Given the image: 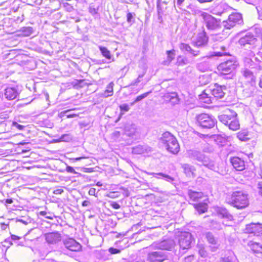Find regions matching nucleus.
Wrapping results in <instances>:
<instances>
[{
	"label": "nucleus",
	"instance_id": "obj_1",
	"mask_svg": "<svg viewBox=\"0 0 262 262\" xmlns=\"http://www.w3.org/2000/svg\"><path fill=\"white\" fill-rule=\"evenodd\" d=\"M225 90H226L225 86H221L215 83L204 90L203 93L199 95V99L204 103H211L214 98L216 99L223 98L225 94Z\"/></svg>",
	"mask_w": 262,
	"mask_h": 262
},
{
	"label": "nucleus",
	"instance_id": "obj_2",
	"mask_svg": "<svg viewBox=\"0 0 262 262\" xmlns=\"http://www.w3.org/2000/svg\"><path fill=\"white\" fill-rule=\"evenodd\" d=\"M227 202L237 209L244 208L249 204L248 195L242 191H234Z\"/></svg>",
	"mask_w": 262,
	"mask_h": 262
},
{
	"label": "nucleus",
	"instance_id": "obj_3",
	"mask_svg": "<svg viewBox=\"0 0 262 262\" xmlns=\"http://www.w3.org/2000/svg\"><path fill=\"white\" fill-rule=\"evenodd\" d=\"M160 141L169 152L177 154L179 151V144L176 138L170 133H164L160 138Z\"/></svg>",
	"mask_w": 262,
	"mask_h": 262
},
{
	"label": "nucleus",
	"instance_id": "obj_4",
	"mask_svg": "<svg viewBox=\"0 0 262 262\" xmlns=\"http://www.w3.org/2000/svg\"><path fill=\"white\" fill-rule=\"evenodd\" d=\"M187 154L189 158L196 160L200 165L212 170L215 169L214 161L200 151L196 150H189L187 151Z\"/></svg>",
	"mask_w": 262,
	"mask_h": 262
},
{
	"label": "nucleus",
	"instance_id": "obj_5",
	"mask_svg": "<svg viewBox=\"0 0 262 262\" xmlns=\"http://www.w3.org/2000/svg\"><path fill=\"white\" fill-rule=\"evenodd\" d=\"M202 17L206 28L211 31H218L222 28L221 20L217 19L211 15L201 11H199Z\"/></svg>",
	"mask_w": 262,
	"mask_h": 262
},
{
	"label": "nucleus",
	"instance_id": "obj_6",
	"mask_svg": "<svg viewBox=\"0 0 262 262\" xmlns=\"http://www.w3.org/2000/svg\"><path fill=\"white\" fill-rule=\"evenodd\" d=\"M237 114L235 112H232L231 114H222L219 116V120L228 126L229 128L232 130H236L239 128V123L236 118Z\"/></svg>",
	"mask_w": 262,
	"mask_h": 262
},
{
	"label": "nucleus",
	"instance_id": "obj_7",
	"mask_svg": "<svg viewBox=\"0 0 262 262\" xmlns=\"http://www.w3.org/2000/svg\"><path fill=\"white\" fill-rule=\"evenodd\" d=\"M237 65L236 61L228 60L220 63L217 67V70L221 75H229L232 76Z\"/></svg>",
	"mask_w": 262,
	"mask_h": 262
},
{
	"label": "nucleus",
	"instance_id": "obj_8",
	"mask_svg": "<svg viewBox=\"0 0 262 262\" xmlns=\"http://www.w3.org/2000/svg\"><path fill=\"white\" fill-rule=\"evenodd\" d=\"M197 121L203 128H211L216 123V119L212 116L207 114H201L197 116Z\"/></svg>",
	"mask_w": 262,
	"mask_h": 262
},
{
	"label": "nucleus",
	"instance_id": "obj_9",
	"mask_svg": "<svg viewBox=\"0 0 262 262\" xmlns=\"http://www.w3.org/2000/svg\"><path fill=\"white\" fill-rule=\"evenodd\" d=\"M168 253L161 250L152 251L148 253V260L151 262H162L167 259Z\"/></svg>",
	"mask_w": 262,
	"mask_h": 262
},
{
	"label": "nucleus",
	"instance_id": "obj_10",
	"mask_svg": "<svg viewBox=\"0 0 262 262\" xmlns=\"http://www.w3.org/2000/svg\"><path fill=\"white\" fill-rule=\"evenodd\" d=\"M178 241L181 248L183 249L190 248L192 242L191 233L187 232H182L179 236Z\"/></svg>",
	"mask_w": 262,
	"mask_h": 262
},
{
	"label": "nucleus",
	"instance_id": "obj_11",
	"mask_svg": "<svg viewBox=\"0 0 262 262\" xmlns=\"http://www.w3.org/2000/svg\"><path fill=\"white\" fill-rule=\"evenodd\" d=\"M256 41L257 39L252 33H248L239 39L238 43L243 48L248 49L254 46Z\"/></svg>",
	"mask_w": 262,
	"mask_h": 262
},
{
	"label": "nucleus",
	"instance_id": "obj_12",
	"mask_svg": "<svg viewBox=\"0 0 262 262\" xmlns=\"http://www.w3.org/2000/svg\"><path fill=\"white\" fill-rule=\"evenodd\" d=\"M242 76L240 78L243 85L255 83V77L250 70L245 69L241 71Z\"/></svg>",
	"mask_w": 262,
	"mask_h": 262
},
{
	"label": "nucleus",
	"instance_id": "obj_13",
	"mask_svg": "<svg viewBox=\"0 0 262 262\" xmlns=\"http://www.w3.org/2000/svg\"><path fill=\"white\" fill-rule=\"evenodd\" d=\"M245 232L252 234L255 236H259L262 234V224L250 223L246 225Z\"/></svg>",
	"mask_w": 262,
	"mask_h": 262
},
{
	"label": "nucleus",
	"instance_id": "obj_14",
	"mask_svg": "<svg viewBox=\"0 0 262 262\" xmlns=\"http://www.w3.org/2000/svg\"><path fill=\"white\" fill-rule=\"evenodd\" d=\"M65 248L72 251H79L81 249V245L73 238H68L63 240Z\"/></svg>",
	"mask_w": 262,
	"mask_h": 262
},
{
	"label": "nucleus",
	"instance_id": "obj_15",
	"mask_svg": "<svg viewBox=\"0 0 262 262\" xmlns=\"http://www.w3.org/2000/svg\"><path fill=\"white\" fill-rule=\"evenodd\" d=\"M44 236L46 241L50 245L58 244L61 241V235L58 232L47 233Z\"/></svg>",
	"mask_w": 262,
	"mask_h": 262
},
{
	"label": "nucleus",
	"instance_id": "obj_16",
	"mask_svg": "<svg viewBox=\"0 0 262 262\" xmlns=\"http://www.w3.org/2000/svg\"><path fill=\"white\" fill-rule=\"evenodd\" d=\"M175 243L173 239L163 240L160 242L155 243L153 246L159 250H171L174 246Z\"/></svg>",
	"mask_w": 262,
	"mask_h": 262
},
{
	"label": "nucleus",
	"instance_id": "obj_17",
	"mask_svg": "<svg viewBox=\"0 0 262 262\" xmlns=\"http://www.w3.org/2000/svg\"><path fill=\"white\" fill-rule=\"evenodd\" d=\"M243 94L245 97L248 98L254 96L257 92L256 83H249L243 85Z\"/></svg>",
	"mask_w": 262,
	"mask_h": 262
},
{
	"label": "nucleus",
	"instance_id": "obj_18",
	"mask_svg": "<svg viewBox=\"0 0 262 262\" xmlns=\"http://www.w3.org/2000/svg\"><path fill=\"white\" fill-rule=\"evenodd\" d=\"M260 61L254 55L252 56V57H246L244 58L245 66L252 69H260Z\"/></svg>",
	"mask_w": 262,
	"mask_h": 262
},
{
	"label": "nucleus",
	"instance_id": "obj_19",
	"mask_svg": "<svg viewBox=\"0 0 262 262\" xmlns=\"http://www.w3.org/2000/svg\"><path fill=\"white\" fill-rule=\"evenodd\" d=\"M231 8L225 3H220L211 10V13L214 15H221L230 10Z\"/></svg>",
	"mask_w": 262,
	"mask_h": 262
},
{
	"label": "nucleus",
	"instance_id": "obj_20",
	"mask_svg": "<svg viewBox=\"0 0 262 262\" xmlns=\"http://www.w3.org/2000/svg\"><path fill=\"white\" fill-rule=\"evenodd\" d=\"M164 99L166 102H169L171 105H174L179 103L180 99L177 93H168L163 96Z\"/></svg>",
	"mask_w": 262,
	"mask_h": 262
},
{
	"label": "nucleus",
	"instance_id": "obj_21",
	"mask_svg": "<svg viewBox=\"0 0 262 262\" xmlns=\"http://www.w3.org/2000/svg\"><path fill=\"white\" fill-rule=\"evenodd\" d=\"M152 149L147 145H138L132 148V152L134 154H148Z\"/></svg>",
	"mask_w": 262,
	"mask_h": 262
},
{
	"label": "nucleus",
	"instance_id": "obj_22",
	"mask_svg": "<svg viewBox=\"0 0 262 262\" xmlns=\"http://www.w3.org/2000/svg\"><path fill=\"white\" fill-rule=\"evenodd\" d=\"M230 162L233 167L237 171H242L245 168L244 161L238 157L231 158Z\"/></svg>",
	"mask_w": 262,
	"mask_h": 262
},
{
	"label": "nucleus",
	"instance_id": "obj_23",
	"mask_svg": "<svg viewBox=\"0 0 262 262\" xmlns=\"http://www.w3.org/2000/svg\"><path fill=\"white\" fill-rule=\"evenodd\" d=\"M4 94L6 99L12 100L17 97L18 95V92L16 88L9 87L5 90Z\"/></svg>",
	"mask_w": 262,
	"mask_h": 262
},
{
	"label": "nucleus",
	"instance_id": "obj_24",
	"mask_svg": "<svg viewBox=\"0 0 262 262\" xmlns=\"http://www.w3.org/2000/svg\"><path fill=\"white\" fill-rule=\"evenodd\" d=\"M208 41V37L205 32L198 34L196 40L194 42V45L198 47L205 46Z\"/></svg>",
	"mask_w": 262,
	"mask_h": 262
},
{
	"label": "nucleus",
	"instance_id": "obj_25",
	"mask_svg": "<svg viewBox=\"0 0 262 262\" xmlns=\"http://www.w3.org/2000/svg\"><path fill=\"white\" fill-rule=\"evenodd\" d=\"M228 19L234 27L237 25H241L243 23L242 15L238 13H234L229 15Z\"/></svg>",
	"mask_w": 262,
	"mask_h": 262
},
{
	"label": "nucleus",
	"instance_id": "obj_26",
	"mask_svg": "<svg viewBox=\"0 0 262 262\" xmlns=\"http://www.w3.org/2000/svg\"><path fill=\"white\" fill-rule=\"evenodd\" d=\"M215 211L219 215H221L223 218L227 219L229 220H231L233 218L232 215L224 207H217Z\"/></svg>",
	"mask_w": 262,
	"mask_h": 262
},
{
	"label": "nucleus",
	"instance_id": "obj_27",
	"mask_svg": "<svg viewBox=\"0 0 262 262\" xmlns=\"http://www.w3.org/2000/svg\"><path fill=\"white\" fill-rule=\"evenodd\" d=\"M182 167L187 177H195L194 171L196 169L194 166L189 164H184L182 165Z\"/></svg>",
	"mask_w": 262,
	"mask_h": 262
},
{
	"label": "nucleus",
	"instance_id": "obj_28",
	"mask_svg": "<svg viewBox=\"0 0 262 262\" xmlns=\"http://www.w3.org/2000/svg\"><path fill=\"white\" fill-rule=\"evenodd\" d=\"M179 48L182 51H185L189 53L193 56H197L200 54L199 51L193 50L189 45L185 43H181L179 46Z\"/></svg>",
	"mask_w": 262,
	"mask_h": 262
},
{
	"label": "nucleus",
	"instance_id": "obj_29",
	"mask_svg": "<svg viewBox=\"0 0 262 262\" xmlns=\"http://www.w3.org/2000/svg\"><path fill=\"white\" fill-rule=\"evenodd\" d=\"M136 127L135 124H127L125 126L124 132L126 136L133 137L136 133Z\"/></svg>",
	"mask_w": 262,
	"mask_h": 262
},
{
	"label": "nucleus",
	"instance_id": "obj_30",
	"mask_svg": "<svg viewBox=\"0 0 262 262\" xmlns=\"http://www.w3.org/2000/svg\"><path fill=\"white\" fill-rule=\"evenodd\" d=\"M148 174L152 175L154 177H155L157 179H164L165 181L168 182H171L174 180V179L171 176L162 172H151L148 173Z\"/></svg>",
	"mask_w": 262,
	"mask_h": 262
},
{
	"label": "nucleus",
	"instance_id": "obj_31",
	"mask_svg": "<svg viewBox=\"0 0 262 262\" xmlns=\"http://www.w3.org/2000/svg\"><path fill=\"white\" fill-rule=\"evenodd\" d=\"M248 246L254 253H262V246L259 243L250 241L248 243Z\"/></svg>",
	"mask_w": 262,
	"mask_h": 262
},
{
	"label": "nucleus",
	"instance_id": "obj_32",
	"mask_svg": "<svg viewBox=\"0 0 262 262\" xmlns=\"http://www.w3.org/2000/svg\"><path fill=\"white\" fill-rule=\"evenodd\" d=\"M194 207L198 211L199 214L205 213L207 211L208 205L205 203H200L198 204H194Z\"/></svg>",
	"mask_w": 262,
	"mask_h": 262
},
{
	"label": "nucleus",
	"instance_id": "obj_33",
	"mask_svg": "<svg viewBox=\"0 0 262 262\" xmlns=\"http://www.w3.org/2000/svg\"><path fill=\"white\" fill-rule=\"evenodd\" d=\"M188 195L190 200L193 201H196L203 196V193L202 192H196L191 190L188 191Z\"/></svg>",
	"mask_w": 262,
	"mask_h": 262
},
{
	"label": "nucleus",
	"instance_id": "obj_34",
	"mask_svg": "<svg viewBox=\"0 0 262 262\" xmlns=\"http://www.w3.org/2000/svg\"><path fill=\"white\" fill-rule=\"evenodd\" d=\"M99 49L103 56L105 57L107 59L114 61V57L112 56L110 51L106 47L99 46Z\"/></svg>",
	"mask_w": 262,
	"mask_h": 262
},
{
	"label": "nucleus",
	"instance_id": "obj_35",
	"mask_svg": "<svg viewBox=\"0 0 262 262\" xmlns=\"http://www.w3.org/2000/svg\"><path fill=\"white\" fill-rule=\"evenodd\" d=\"M167 55V60L163 61L164 65H168L171 61L174 59L175 56V51L174 50L166 51Z\"/></svg>",
	"mask_w": 262,
	"mask_h": 262
},
{
	"label": "nucleus",
	"instance_id": "obj_36",
	"mask_svg": "<svg viewBox=\"0 0 262 262\" xmlns=\"http://www.w3.org/2000/svg\"><path fill=\"white\" fill-rule=\"evenodd\" d=\"M113 85L114 83L113 82L110 83L107 85L106 90L104 92L103 94H102L104 97L107 98L113 95Z\"/></svg>",
	"mask_w": 262,
	"mask_h": 262
},
{
	"label": "nucleus",
	"instance_id": "obj_37",
	"mask_svg": "<svg viewBox=\"0 0 262 262\" xmlns=\"http://www.w3.org/2000/svg\"><path fill=\"white\" fill-rule=\"evenodd\" d=\"M237 137L242 141H247L250 140L248 133L246 130H242L237 133Z\"/></svg>",
	"mask_w": 262,
	"mask_h": 262
},
{
	"label": "nucleus",
	"instance_id": "obj_38",
	"mask_svg": "<svg viewBox=\"0 0 262 262\" xmlns=\"http://www.w3.org/2000/svg\"><path fill=\"white\" fill-rule=\"evenodd\" d=\"M206 238L209 243L212 245H216L217 244V239L215 238L211 232H208L205 234Z\"/></svg>",
	"mask_w": 262,
	"mask_h": 262
},
{
	"label": "nucleus",
	"instance_id": "obj_39",
	"mask_svg": "<svg viewBox=\"0 0 262 262\" xmlns=\"http://www.w3.org/2000/svg\"><path fill=\"white\" fill-rule=\"evenodd\" d=\"M20 31L24 36H29L33 33L34 30L31 27H24L21 28Z\"/></svg>",
	"mask_w": 262,
	"mask_h": 262
},
{
	"label": "nucleus",
	"instance_id": "obj_40",
	"mask_svg": "<svg viewBox=\"0 0 262 262\" xmlns=\"http://www.w3.org/2000/svg\"><path fill=\"white\" fill-rule=\"evenodd\" d=\"M221 25L224 27V29L226 30H230L234 27V26L233 25V24L230 22V20H228V19L226 20H224L222 23Z\"/></svg>",
	"mask_w": 262,
	"mask_h": 262
},
{
	"label": "nucleus",
	"instance_id": "obj_41",
	"mask_svg": "<svg viewBox=\"0 0 262 262\" xmlns=\"http://www.w3.org/2000/svg\"><path fill=\"white\" fill-rule=\"evenodd\" d=\"M151 91H149V92H146V93H145L141 95H139L138 96V97H137V98L135 99V100H134V102H132L130 103V105H134L136 103L142 100V99H143L144 98H146V97H147V96L150 94L151 93Z\"/></svg>",
	"mask_w": 262,
	"mask_h": 262
},
{
	"label": "nucleus",
	"instance_id": "obj_42",
	"mask_svg": "<svg viewBox=\"0 0 262 262\" xmlns=\"http://www.w3.org/2000/svg\"><path fill=\"white\" fill-rule=\"evenodd\" d=\"M135 16V13H132L130 12H128L126 15L127 23L129 24H130L131 25L134 24L135 23V18H134Z\"/></svg>",
	"mask_w": 262,
	"mask_h": 262
},
{
	"label": "nucleus",
	"instance_id": "obj_43",
	"mask_svg": "<svg viewBox=\"0 0 262 262\" xmlns=\"http://www.w3.org/2000/svg\"><path fill=\"white\" fill-rule=\"evenodd\" d=\"M145 74V72H144L142 74L139 75L138 78L132 82L130 85H137L138 83L141 81V78L144 76Z\"/></svg>",
	"mask_w": 262,
	"mask_h": 262
},
{
	"label": "nucleus",
	"instance_id": "obj_44",
	"mask_svg": "<svg viewBox=\"0 0 262 262\" xmlns=\"http://www.w3.org/2000/svg\"><path fill=\"white\" fill-rule=\"evenodd\" d=\"M197 68L199 70L202 72H205L207 70L208 67L205 62H201L198 64Z\"/></svg>",
	"mask_w": 262,
	"mask_h": 262
},
{
	"label": "nucleus",
	"instance_id": "obj_45",
	"mask_svg": "<svg viewBox=\"0 0 262 262\" xmlns=\"http://www.w3.org/2000/svg\"><path fill=\"white\" fill-rule=\"evenodd\" d=\"M119 107L121 112H126L129 110V107L127 104H123L120 105Z\"/></svg>",
	"mask_w": 262,
	"mask_h": 262
},
{
	"label": "nucleus",
	"instance_id": "obj_46",
	"mask_svg": "<svg viewBox=\"0 0 262 262\" xmlns=\"http://www.w3.org/2000/svg\"><path fill=\"white\" fill-rule=\"evenodd\" d=\"M186 60V59L182 58L181 56H179L177 58V62L179 66L187 64Z\"/></svg>",
	"mask_w": 262,
	"mask_h": 262
},
{
	"label": "nucleus",
	"instance_id": "obj_47",
	"mask_svg": "<svg viewBox=\"0 0 262 262\" xmlns=\"http://www.w3.org/2000/svg\"><path fill=\"white\" fill-rule=\"evenodd\" d=\"M194 260V257L193 255H190L183 258L181 262H192Z\"/></svg>",
	"mask_w": 262,
	"mask_h": 262
},
{
	"label": "nucleus",
	"instance_id": "obj_48",
	"mask_svg": "<svg viewBox=\"0 0 262 262\" xmlns=\"http://www.w3.org/2000/svg\"><path fill=\"white\" fill-rule=\"evenodd\" d=\"M227 55V53L226 52H214L213 54H210L209 55V57H212L213 56H222L223 55Z\"/></svg>",
	"mask_w": 262,
	"mask_h": 262
},
{
	"label": "nucleus",
	"instance_id": "obj_49",
	"mask_svg": "<svg viewBox=\"0 0 262 262\" xmlns=\"http://www.w3.org/2000/svg\"><path fill=\"white\" fill-rule=\"evenodd\" d=\"M12 126L13 127H16V128L20 130H23L25 128V126L20 125L16 122H13Z\"/></svg>",
	"mask_w": 262,
	"mask_h": 262
},
{
	"label": "nucleus",
	"instance_id": "obj_50",
	"mask_svg": "<svg viewBox=\"0 0 262 262\" xmlns=\"http://www.w3.org/2000/svg\"><path fill=\"white\" fill-rule=\"evenodd\" d=\"M108 251L111 253V254H118V253H119L120 252V250L119 249H116V248H113V247H111V248H110L108 249Z\"/></svg>",
	"mask_w": 262,
	"mask_h": 262
},
{
	"label": "nucleus",
	"instance_id": "obj_51",
	"mask_svg": "<svg viewBox=\"0 0 262 262\" xmlns=\"http://www.w3.org/2000/svg\"><path fill=\"white\" fill-rule=\"evenodd\" d=\"M98 9H96L91 6L89 7V12L92 15H95L97 14Z\"/></svg>",
	"mask_w": 262,
	"mask_h": 262
},
{
	"label": "nucleus",
	"instance_id": "obj_52",
	"mask_svg": "<svg viewBox=\"0 0 262 262\" xmlns=\"http://www.w3.org/2000/svg\"><path fill=\"white\" fill-rule=\"evenodd\" d=\"M111 206L115 209H118L120 208V205L116 202H112Z\"/></svg>",
	"mask_w": 262,
	"mask_h": 262
},
{
	"label": "nucleus",
	"instance_id": "obj_53",
	"mask_svg": "<svg viewBox=\"0 0 262 262\" xmlns=\"http://www.w3.org/2000/svg\"><path fill=\"white\" fill-rule=\"evenodd\" d=\"M185 0H177V5L181 9H182V5Z\"/></svg>",
	"mask_w": 262,
	"mask_h": 262
},
{
	"label": "nucleus",
	"instance_id": "obj_54",
	"mask_svg": "<svg viewBox=\"0 0 262 262\" xmlns=\"http://www.w3.org/2000/svg\"><path fill=\"white\" fill-rule=\"evenodd\" d=\"M221 262H232V258L230 257H224L222 258Z\"/></svg>",
	"mask_w": 262,
	"mask_h": 262
},
{
	"label": "nucleus",
	"instance_id": "obj_55",
	"mask_svg": "<svg viewBox=\"0 0 262 262\" xmlns=\"http://www.w3.org/2000/svg\"><path fill=\"white\" fill-rule=\"evenodd\" d=\"M256 33L257 36H262V30L259 28H255Z\"/></svg>",
	"mask_w": 262,
	"mask_h": 262
},
{
	"label": "nucleus",
	"instance_id": "obj_56",
	"mask_svg": "<svg viewBox=\"0 0 262 262\" xmlns=\"http://www.w3.org/2000/svg\"><path fill=\"white\" fill-rule=\"evenodd\" d=\"M257 104L259 106H262V95L257 97Z\"/></svg>",
	"mask_w": 262,
	"mask_h": 262
},
{
	"label": "nucleus",
	"instance_id": "obj_57",
	"mask_svg": "<svg viewBox=\"0 0 262 262\" xmlns=\"http://www.w3.org/2000/svg\"><path fill=\"white\" fill-rule=\"evenodd\" d=\"M66 170L69 172L75 173L74 169L71 166H68L66 168Z\"/></svg>",
	"mask_w": 262,
	"mask_h": 262
},
{
	"label": "nucleus",
	"instance_id": "obj_58",
	"mask_svg": "<svg viewBox=\"0 0 262 262\" xmlns=\"http://www.w3.org/2000/svg\"><path fill=\"white\" fill-rule=\"evenodd\" d=\"M8 226V224H5V223H1V229L2 230H5L7 228Z\"/></svg>",
	"mask_w": 262,
	"mask_h": 262
},
{
	"label": "nucleus",
	"instance_id": "obj_59",
	"mask_svg": "<svg viewBox=\"0 0 262 262\" xmlns=\"http://www.w3.org/2000/svg\"><path fill=\"white\" fill-rule=\"evenodd\" d=\"M91 203L90 201L85 200L82 203V205L83 207H87L90 205Z\"/></svg>",
	"mask_w": 262,
	"mask_h": 262
},
{
	"label": "nucleus",
	"instance_id": "obj_60",
	"mask_svg": "<svg viewBox=\"0 0 262 262\" xmlns=\"http://www.w3.org/2000/svg\"><path fill=\"white\" fill-rule=\"evenodd\" d=\"M96 189L94 188H91L89 191V194L91 195H95Z\"/></svg>",
	"mask_w": 262,
	"mask_h": 262
},
{
	"label": "nucleus",
	"instance_id": "obj_61",
	"mask_svg": "<svg viewBox=\"0 0 262 262\" xmlns=\"http://www.w3.org/2000/svg\"><path fill=\"white\" fill-rule=\"evenodd\" d=\"M63 192V190L62 189H58L55 190L53 192L55 194H59L62 193Z\"/></svg>",
	"mask_w": 262,
	"mask_h": 262
},
{
	"label": "nucleus",
	"instance_id": "obj_62",
	"mask_svg": "<svg viewBox=\"0 0 262 262\" xmlns=\"http://www.w3.org/2000/svg\"><path fill=\"white\" fill-rule=\"evenodd\" d=\"M258 188L259 189V192L262 195V182H259L258 184Z\"/></svg>",
	"mask_w": 262,
	"mask_h": 262
},
{
	"label": "nucleus",
	"instance_id": "obj_63",
	"mask_svg": "<svg viewBox=\"0 0 262 262\" xmlns=\"http://www.w3.org/2000/svg\"><path fill=\"white\" fill-rule=\"evenodd\" d=\"M69 138V136L68 135H62L61 137V139L62 140V141H67V140Z\"/></svg>",
	"mask_w": 262,
	"mask_h": 262
},
{
	"label": "nucleus",
	"instance_id": "obj_64",
	"mask_svg": "<svg viewBox=\"0 0 262 262\" xmlns=\"http://www.w3.org/2000/svg\"><path fill=\"white\" fill-rule=\"evenodd\" d=\"M11 239L13 241L18 240L20 239V237L15 235H11Z\"/></svg>",
	"mask_w": 262,
	"mask_h": 262
}]
</instances>
